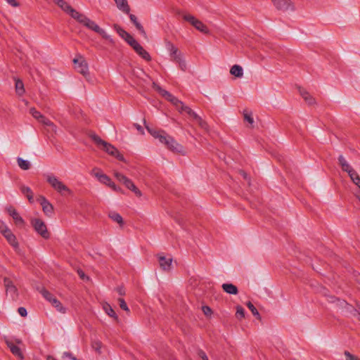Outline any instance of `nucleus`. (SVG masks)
Here are the masks:
<instances>
[{
    "label": "nucleus",
    "mask_w": 360,
    "mask_h": 360,
    "mask_svg": "<svg viewBox=\"0 0 360 360\" xmlns=\"http://www.w3.org/2000/svg\"><path fill=\"white\" fill-rule=\"evenodd\" d=\"M70 15L84 27L100 34L103 39L108 40L111 44H115L114 39L105 30L100 27L94 21L91 20L84 14L77 11L75 9L71 11Z\"/></svg>",
    "instance_id": "obj_1"
},
{
    "label": "nucleus",
    "mask_w": 360,
    "mask_h": 360,
    "mask_svg": "<svg viewBox=\"0 0 360 360\" xmlns=\"http://www.w3.org/2000/svg\"><path fill=\"white\" fill-rule=\"evenodd\" d=\"M144 125L146 128L147 131L153 136L155 139H158V141L164 144L168 149L170 150L180 153L183 150V147L181 145L179 144L173 137L168 135L163 130H156L152 128H150L146 124V121L144 120Z\"/></svg>",
    "instance_id": "obj_2"
},
{
    "label": "nucleus",
    "mask_w": 360,
    "mask_h": 360,
    "mask_svg": "<svg viewBox=\"0 0 360 360\" xmlns=\"http://www.w3.org/2000/svg\"><path fill=\"white\" fill-rule=\"evenodd\" d=\"M90 138L97 145L98 148L105 150L108 154L116 158L117 160L124 162L125 159L124 156L119 152V150L112 144L101 139L96 134L90 135Z\"/></svg>",
    "instance_id": "obj_3"
},
{
    "label": "nucleus",
    "mask_w": 360,
    "mask_h": 360,
    "mask_svg": "<svg viewBox=\"0 0 360 360\" xmlns=\"http://www.w3.org/2000/svg\"><path fill=\"white\" fill-rule=\"evenodd\" d=\"M45 177L49 184L61 195L72 193L71 190L54 174H48L45 175Z\"/></svg>",
    "instance_id": "obj_4"
},
{
    "label": "nucleus",
    "mask_w": 360,
    "mask_h": 360,
    "mask_svg": "<svg viewBox=\"0 0 360 360\" xmlns=\"http://www.w3.org/2000/svg\"><path fill=\"white\" fill-rule=\"evenodd\" d=\"M153 86L154 89H155L160 94H161L167 101L171 102L178 111L181 108H182L184 103L179 100L176 97L171 94L169 91L163 89L155 82H153Z\"/></svg>",
    "instance_id": "obj_5"
},
{
    "label": "nucleus",
    "mask_w": 360,
    "mask_h": 360,
    "mask_svg": "<svg viewBox=\"0 0 360 360\" xmlns=\"http://www.w3.org/2000/svg\"><path fill=\"white\" fill-rule=\"evenodd\" d=\"M31 224L33 226L35 231L39 234L42 238L47 239L50 235L47 230L46 225L40 219H32L31 220Z\"/></svg>",
    "instance_id": "obj_6"
},
{
    "label": "nucleus",
    "mask_w": 360,
    "mask_h": 360,
    "mask_svg": "<svg viewBox=\"0 0 360 360\" xmlns=\"http://www.w3.org/2000/svg\"><path fill=\"white\" fill-rule=\"evenodd\" d=\"M73 63L75 64V68L78 72L85 77L89 75L88 64L83 56L80 55L78 56L77 58H74Z\"/></svg>",
    "instance_id": "obj_7"
},
{
    "label": "nucleus",
    "mask_w": 360,
    "mask_h": 360,
    "mask_svg": "<svg viewBox=\"0 0 360 360\" xmlns=\"http://www.w3.org/2000/svg\"><path fill=\"white\" fill-rule=\"evenodd\" d=\"M184 19L189 22L201 32L207 33L208 32L207 27L201 21L196 19L194 16L189 14H186L184 15Z\"/></svg>",
    "instance_id": "obj_8"
},
{
    "label": "nucleus",
    "mask_w": 360,
    "mask_h": 360,
    "mask_svg": "<svg viewBox=\"0 0 360 360\" xmlns=\"http://www.w3.org/2000/svg\"><path fill=\"white\" fill-rule=\"evenodd\" d=\"M274 6L280 11H294V6L290 0H271Z\"/></svg>",
    "instance_id": "obj_9"
},
{
    "label": "nucleus",
    "mask_w": 360,
    "mask_h": 360,
    "mask_svg": "<svg viewBox=\"0 0 360 360\" xmlns=\"http://www.w3.org/2000/svg\"><path fill=\"white\" fill-rule=\"evenodd\" d=\"M5 342L15 357L20 360L24 359V354L20 346L15 345L12 340H5Z\"/></svg>",
    "instance_id": "obj_10"
},
{
    "label": "nucleus",
    "mask_w": 360,
    "mask_h": 360,
    "mask_svg": "<svg viewBox=\"0 0 360 360\" xmlns=\"http://www.w3.org/2000/svg\"><path fill=\"white\" fill-rule=\"evenodd\" d=\"M6 210L8 212V214L11 217H12L15 223L17 225L23 226L25 224L24 219L20 216V214L14 207H13L12 206H9L6 208Z\"/></svg>",
    "instance_id": "obj_11"
},
{
    "label": "nucleus",
    "mask_w": 360,
    "mask_h": 360,
    "mask_svg": "<svg viewBox=\"0 0 360 360\" xmlns=\"http://www.w3.org/2000/svg\"><path fill=\"white\" fill-rule=\"evenodd\" d=\"M39 202L42 207V210L44 214L48 217H51L53 212V205L44 196H40Z\"/></svg>",
    "instance_id": "obj_12"
},
{
    "label": "nucleus",
    "mask_w": 360,
    "mask_h": 360,
    "mask_svg": "<svg viewBox=\"0 0 360 360\" xmlns=\"http://www.w3.org/2000/svg\"><path fill=\"white\" fill-rule=\"evenodd\" d=\"M161 269L164 271H169L172 268V257H166L162 255L158 256Z\"/></svg>",
    "instance_id": "obj_13"
},
{
    "label": "nucleus",
    "mask_w": 360,
    "mask_h": 360,
    "mask_svg": "<svg viewBox=\"0 0 360 360\" xmlns=\"http://www.w3.org/2000/svg\"><path fill=\"white\" fill-rule=\"evenodd\" d=\"M166 48L167 51L169 52V55L172 60H176V56H181V53L178 50V49L170 41H166Z\"/></svg>",
    "instance_id": "obj_14"
},
{
    "label": "nucleus",
    "mask_w": 360,
    "mask_h": 360,
    "mask_svg": "<svg viewBox=\"0 0 360 360\" xmlns=\"http://www.w3.org/2000/svg\"><path fill=\"white\" fill-rule=\"evenodd\" d=\"M53 2L60 7L64 12H65L67 14L70 15L71 13V11L74 10L72 6L69 5L68 2H66L65 0H53Z\"/></svg>",
    "instance_id": "obj_15"
},
{
    "label": "nucleus",
    "mask_w": 360,
    "mask_h": 360,
    "mask_svg": "<svg viewBox=\"0 0 360 360\" xmlns=\"http://www.w3.org/2000/svg\"><path fill=\"white\" fill-rule=\"evenodd\" d=\"M189 116L194 120L198 124L199 126L205 129V130H207L208 129V124L207 123L203 120L202 119L201 117H200L196 112H195L193 110V112H191V115H189Z\"/></svg>",
    "instance_id": "obj_16"
},
{
    "label": "nucleus",
    "mask_w": 360,
    "mask_h": 360,
    "mask_svg": "<svg viewBox=\"0 0 360 360\" xmlns=\"http://www.w3.org/2000/svg\"><path fill=\"white\" fill-rule=\"evenodd\" d=\"M3 236L6 238L7 241L13 247L16 248L18 245V243L16 240V238L15 235L12 233V231L8 229L6 232L4 233Z\"/></svg>",
    "instance_id": "obj_17"
},
{
    "label": "nucleus",
    "mask_w": 360,
    "mask_h": 360,
    "mask_svg": "<svg viewBox=\"0 0 360 360\" xmlns=\"http://www.w3.org/2000/svg\"><path fill=\"white\" fill-rule=\"evenodd\" d=\"M129 18H130L131 21L135 25L136 28L139 31L141 34L143 35L144 37H146V33L143 29V27L138 21L136 16L133 14H129Z\"/></svg>",
    "instance_id": "obj_18"
},
{
    "label": "nucleus",
    "mask_w": 360,
    "mask_h": 360,
    "mask_svg": "<svg viewBox=\"0 0 360 360\" xmlns=\"http://www.w3.org/2000/svg\"><path fill=\"white\" fill-rule=\"evenodd\" d=\"M222 289L229 295H237L238 288L232 283H224L221 285Z\"/></svg>",
    "instance_id": "obj_19"
},
{
    "label": "nucleus",
    "mask_w": 360,
    "mask_h": 360,
    "mask_svg": "<svg viewBox=\"0 0 360 360\" xmlns=\"http://www.w3.org/2000/svg\"><path fill=\"white\" fill-rule=\"evenodd\" d=\"M117 8L126 14H129L130 8L127 0H115Z\"/></svg>",
    "instance_id": "obj_20"
},
{
    "label": "nucleus",
    "mask_w": 360,
    "mask_h": 360,
    "mask_svg": "<svg viewBox=\"0 0 360 360\" xmlns=\"http://www.w3.org/2000/svg\"><path fill=\"white\" fill-rule=\"evenodd\" d=\"M299 91L302 97L309 105L315 103L314 98L306 90L300 88Z\"/></svg>",
    "instance_id": "obj_21"
},
{
    "label": "nucleus",
    "mask_w": 360,
    "mask_h": 360,
    "mask_svg": "<svg viewBox=\"0 0 360 360\" xmlns=\"http://www.w3.org/2000/svg\"><path fill=\"white\" fill-rule=\"evenodd\" d=\"M230 73L236 77L240 78L243 75V68L238 65H234L231 67Z\"/></svg>",
    "instance_id": "obj_22"
},
{
    "label": "nucleus",
    "mask_w": 360,
    "mask_h": 360,
    "mask_svg": "<svg viewBox=\"0 0 360 360\" xmlns=\"http://www.w3.org/2000/svg\"><path fill=\"white\" fill-rule=\"evenodd\" d=\"M21 192L27 197L30 202H34L33 192L31 188L26 186H22L20 188Z\"/></svg>",
    "instance_id": "obj_23"
},
{
    "label": "nucleus",
    "mask_w": 360,
    "mask_h": 360,
    "mask_svg": "<svg viewBox=\"0 0 360 360\" xmlns=\"http://www.w3.org/2000/svg\"><path fill=\"white\" fill-rule=\"evenodd\" d=\"M15 92L18 96H22L25 93V88L24 84L22 80L19 79H15Z\"/></svg>",
    "instance_id": "obj_24"
},
{
    "label": "nucleus",
    "mask_w": 360,
    "mask_h": 360,
    "mask_svg": "<svg viewBox=\"0 0 360 360\" xmlns=\"http://www.w3.org/2000/svg\"><path fill=\"white\" fill-rule=\"evenodd\" d=\"M124 186L131 191H133L136 196H141L142 193L141 191L136 188V186L134 185V184L132 182L131 179H129L126 184H124Z\"/></svg>",
    "instance_id": "obj_25"
},
{
    "label": "nucleus",
    "mask_w": 360,
    "mask_h": 360,
    "mask_svg": "<svg viewBox=\"0 0 360 360\" xmlns=\"http://www.w3.org/2000/svg\"><path fill=\"white\" fill-rule=\"evenodd\" d=\"M135 51L144 60L147 61H150L151 60L150 54L143 48L141 45L139 47H138V49Z\"/></svg>",
    "instance_id": "obj_26"
},
{
    "label": "nucleus",
    "mask_w": 360,
    "mask_h": 360,
    "mask_svg": "<svg viewBox=\"0 0 360 360\" xmlns=\"http://www.w3.org/2000/svg\"><path fill=\"white\" fill-rule=\"evenodd\" d=\"M17 162L19 167L23 170H28L31 167V164L28 160H24L20 157L17 158Z\"/></svg>",
    "instance_id": "obj_27"
},
{
    "label": "nucleus",
    "mask_w": 360,
    "mask_h": 360,
    "mask_svg": "<svg viewBox=\"0 0 360 360\" xmlns=\"http://www.w3.org/2000/svg\"><path fill=\"white\" fill-rule=\"evenodd\" d=\"M103 310L105 311V313L110 317L114 318L115 320H117V316L116 315L115 311L112 308V307L108 304L105 303L103 306Z\"/></svg>",
    "instance_id": "obj_28"
},
{
    "label": "nucleus",
    "mask_w": 360,
    "mask_h": 360,
    "mask_svg": "<svg viewBox=\"0 0 360 360\" xmlns=\"http://www.w3.org/2000/svg\"><path fill=\"white\" fill-rule=\"evenodd\" d=\"M338 161L343 171L347 172L352 169L350 165L347 162L345 158L342 155L339 156Z\"/></svg>",
    "instance_id": "obj_29"
},
{
    "label": "nucleus",
    "mask_w": 360,
    "mask_h": 360,
    "mask_svg": "<svg viewBox=\"0 0 360 360\" xmlns=\"http://www.w3.org/2000/svg\"><path fill=\"white\" fill-rule=\"evenodd\" d=\"M53 307L56 309V310L62 314H65L66 312V309L63 306L61 302L56 298L52 300L51 303Z\"/></svg>",
    "instance_id": "obj_30"
},
{
    "label": "nucleus",
    "mask_w": 360,
    "mask_h": 360,
    "mask_svg": "<svg viewBox=\"0 0 360 360\" xmlns=\"http://www.w3.org/2000/svg\"><path fill=\"white\" fill-rule=\"evenodd\" d=\"M109 217L114 221L119 224L120 226L123 224V219L120 214L115 212H111L109 213Z\"/></svg>",
    "instance_id": "obj_31"
},
{
    "label": "nucleus",
    "mask_w": 360,
    "mask_h": 360,
    "mask_svg": "<svg viewBox=\"0 0 360 360\" xmlns=\"http://www.w3.org/2000/svg\"><path fill=\"white\" fill-rule=\"evenodd\" d=\"M39 122L42 123L45 126L50 127L52 131H56V126L45 116L43 115Z\"/></svg>",
    "instance_id": "obj_32"
},
{
    "label": "nucleus",
    "mask_w": 360,
    "mask_h": 360,
    "mask_svg": "<svg viewBox=\"0 0 360 360\" xmlns=\"http://www.w3.org/2000/svg\"><path fill=\"white\" fill-rule=\"evenodd\" d=\"M41 294L42 295V296L47 300L49 301L50 303L52 302V300H55L56 297H54L51 292H49L48 290H46V289H42L41 291H40Z\"/></svg>",
    "instance_id": "obj_33"
},
{
    "label": "nucleus",
    "mask_w": 360,
    "mask_h": 360,
    "mask_svg": "<svg viewBox=\"0 0 360 360\" xmlns=\"http://www.w3.org/2000/svg\"><path fill=\"white\" fill-rule=\"evenodd\" d=\"M114 29L117 31L118 34L123 38L124 40L127 37V36L129 34L127 32H126L124 30H123L122 27H120L117 25H114Z\"/></svg>",
    "instance_id": "obj_34"
},
{
    "label": "nucleus",
    "mask_w": 360,
    "mask_h": 360,
    "mask_svg": "<svg viewBox=\"0 0 360 360\" xmlns=\"http://www.w3.org/2000/svg\"><path fill=\"white\" fill-rule=\"evenodd\" d=\"M174 62L177 63L179 65V68H181V70H182L183 71H185L186 69V61L184 60V59L183 58V56H176V60H174Z\"/></svg>",
    "instance_id": "obj_35"
},
{
    "label": "nucleus",
    "mask_w": 360,
    "mask_h": 360,
    "mask_svg": "<svg viewBox=\"0 0 360 360\" xmlns=\"http://www.w3.org/2000/svg\"><path fill=\"white\" fill-rule=\"evenodd\" d=\"M6 292L11 295L13 300H15L18 297V290L15 285L8 288Z\"/></svg>",
    "instance_id": "obj_36"
},
{
    "label": "nucleus",
    "mask_w": 360,
    "mask_h": 360,
    "mask_svg": "<svg viewBox=\"0 0 360 360\" xmlns=\"http://www.w3.org/2000/svg\"><path fill=\"white\" fill-rule=\"evenodd\" d=\"M247 307H248V309L251 311V312L252 313V314L256 316L257 319H260L261 317H260V315L259 314V311H257V309L255 308V307L252 304V302H248L247 303Z\"/></svg>",
    "instance_id": "obj_37"
},
{
    "label": "nucleus",
    "mask_w": 360,
    "mask_h": 360,
    "mask_svg": "<svg viewBox=\"0 0 360 360\" xmlns=\"http://www.w3.org/2000/svg\"><path fill=\"white\" fill-rule=\"evenodd\" d=\"M30 113L32 115L34 118H35L38 122L42 117L43 115L37 110L34 108H32L30 109Z\"/></svg>",
    "instance_id": "obj_38"
},
{
    "label": "nucleus",
    "mask_w": 360,
    "mask_h": 360,
    "mask_svg": "<svg viewBox=\"0 0 360 360\" xmlns=\"http://www.w3.org/2000/svg\"><path fill=\"white\" fill-rule=\"evenodd\" d=\"M236 316L238 319H242L245 317V309L241 306L236 307Z\"/></svg>",
    "instance_id": "obj_39"
},
{
    "label": "nucleus",
    "mask_w": 360,
    "mask_h": 360,
    "mask_svg": "<svg viewBox=\"0 0 360 360\" xmlns=\"http://www.w3.org/2000/svg\"><path fill=\"white\" fill-rule=\"evenodd\" d=\"M243 115H244V120L245 121H247L250 124H252L254 123V119L252 117V114L251 112L245 110Z\"/></svg>",
    "instance_id": "obj_40"
},
{
    "label": "nucleus",
    "mask_w": 360,
    "mask_h": 360,
    "mask_svg": "<svg viewBox=\"0 0 360 360\" xmlns=\"http://www.w3.org/2000/svg\"><path fill=\"white\" fill-rule=\"evenodd\" d=\"M98 181L101 183L108 186V184H110L111 179H110V177L108 176H107L106 174H104L103 175L99 176Z\"/></svg>",
    "instance_id": "obj_41"
},
{
    "label": "nucleus",
    "mask_w": 360,
    "mask_h": 360,
    "mask_svg": "<svg viewBox=\"0 0 360 360\" xmlns=\"http://www.w3.org/2000/svg\"><path fill=\"white\" fill-rule=\"evenodd\" d=\"M179 112L181 114L186 113L188 115H191L193 112V110L188 106L186 105L184 103L183 104L182 108H181L179 110Z\"/></svg>",
    "instance_id": "obj_42"
},
{
    "label": "nucleus",
    "mask_w": 360,
    "mask_h": 360,
    "mask_svg": "<svg viewBox=\"0 0 360 360\" xmlns=\"http://www.w3.org/2000/svg\"><path fill=\"white\" fill-rule=\"evenodd\" d=\"M344 354H345V356L346 357V360H360V359L359 357H357L356 356L351 354L348 351H345L344 352Z\"/></svg>",
    "instance_id": "obj_43"
},
{
    "label": "nucleus",
    "mask_w": 360,
    "mask_h": 360,
    "mask_svg": "<svg viewBox=\"0 0 360 360\" xmlns=\"http://www.w3.org/2000/svg\"><path fill=\"white\" fill-rule=\"evenodd\" d=\"M119 303H120V307L122 309L126 311H129V309L127 305V303L125 302L124 300L122 299V298H120L119 300Z\"/></svg>",
    "instance_id": "obj_44"
},
{
    "label": "nucleus",
    "mask_w": 360,
    "mask_h": 360,
    "mask_svg": "<svg viewBox=\"0 0 360 360\" xmlns=\"http://www.w3.org/2000/svg\"><path fill=\"white\" fill-rule=\"evenodd\" d=\"M9 228L8 226L1 220H0V232L4 234Z\"/></svg>",
    "instance_id": "obj_45"
},
{
    "label": "nucleus",
    "mask_w": 360,
    "mask_h": 360,
    "mask_svg": "<svg viewBox=\"0 0 360 360\" xmlns=\"http://www.w3.org/2000/svg\"><path fill=\"white\" fill-rule=\"evenodd\" d=\"M92 174L95 176L98 180L99 179V176L103 175L104 174L98 168H94L92 170Z\"/></svg>",
    "instance_id": "obj_46"
},
{
    "label": "nucleus",
    "mask_w": 360,
    "mask_h": 360,
    "mask_svg": "<svg viewBox=\"0 0 360 360\" xmlns=\"http://www.w3.org/2000/svg\"><path fill=\"white\" fill-rule=\"evenodd\" d=\"M349 176H350L352 181L355 180L356 176H359L358 174L352 168L347 172Z\"/></svg>",
    "instance_id": "obj_47"
},
{
    "label": "nucleus",
    "mask_w": 360,
    "mask_h": 360,
    "mask_svg": "<svg viewBox=\"0 0 360 360\" xmlns=\"http://www.w3.org/2000/svg\"><path fill=\"white\" fill-rule=\"evenodd\" d=\"M4 281V285H5V288L6 290L8 288H9L10 287L14 285L13 282L9 278H5Z\"/></svg>",
    "instance_id": "obj_48"
},
{
    "label": "nucleus",
    "mask_w": 360,
    "mask_h": 360,
    "mask_svg": "<svg viewBox=\"0 0 360 360\" xmlns=\"http://www.w3.org/2000/svg\"><path fill=\"white\" fill-rule=\"evenodd\" d=\"M63 358H69L71 360H77V359L75 356H74L70 352H64L63 354Z\"/></svg>",
    "instance_id": "obj_49"
},
{
    "label": "nucleus",
    "mask_w": 360,
    "mask_h": 360,
    "mask_svg": "<svg viewBox=\"0 0 360 360\" xmlns=\"http://www.w3.org/2000/svg\"><path fill=\"white\" fill-rule=\"evenodd\" d=\"M18 311L19 313V314L22 316V317H25L27 316V309L25 308V307H19L18 309Z\"/></svg>",
    "instance_id": "obj_50"
},
{
    "label": "nucleus",
    "mask_w": 360,
    "mask_h": 360,
    "mask_svg": "<svg viewBox=\"0 0 360 360\" xmlns=\"http://www.w3.org/2000/svg\"><path fill=\"white\" fill-rule=\"evenodd\" d=\"M6 340H12L14 342V344L16 345H18V346L23 345L22 340L20 338H6Z\"/></svg>",
    "instance_id": "obj_51"
},
{
    "label": "nucleus",
    "mask_w": 360,
    "mask_h": 360,
    "mask_svg": "<svg viewBox=\"0 0 360 360\" xmlns=\"http://www.w3.org/2000/svg\"><path fill=\"white\" fill-rule=\"evenodd\" d=\"M198 356L200 357L202 360H209L207 354L203 352L202 350H200L198 352Z\"/></svg>",
    "instance_id": "obj_52"
},
{
    "label": "nucleus",
    "mask_w": 360,
    "mask_h": 360,
    "mask_svg": "<svg viewBox=\"0 0 360 360\" xmlns=\"http://www.w3.org/2000/svg\"><path fill=\"white\" fill-rule=\"evenodd\" d=\"M129 45L134 49V51H136L138 47L141 46V44H139L136 40L133 41L132 43H130Z\"/></svg>",
    "instance_id": "obj_53"
},
{
    "label": "nucleus",
    "mask_w": 360,
    "mask_h": 360,
    "mask_svg": "<svg viewBox=\"0 0 360 360\" xmlns=\"http://www.w3.org/2000/svg\"><path fill=\"white\" fill-rule=\"evenodd\" d=\"M136 39L131 35L129 34L127 37L125 39V41L130 44V43H132L133 41H135Z\"/></svg>",
    "instance_id": "obj_54"
},
{
    "label": "nucleus",
    "mask_w": 360,
    "mask_h": 360,
    "mask_svg": "<svg viewBox=\"0 0 360 360\" xmlns=\"http://www.w3.org/2000/svg\"><path fill=\"white\" fill-rule=\"evenodd\" d=\"M78 274H79V277L83 280H84L85 278H86V279L89 278L87 276H86V275L82 270L78 271Z\"/></svg>",
    "instance_id": "obj_55"
},
{
    "label": "nucleus",
    "mask_w": 360,
    "mask_h": 360,
    "mask_svg": "<svg viewBox=\"0 0 360 360\" xmlns=\"http://www.w3.org/2000/svg\"><path fill=\"white\" fill-rule=\"evenodd\" d=\"M124 176V174L120 173V172H115V176L116 177V179L120 181H121V179L122 178V176Z\"/></svg>",
    "instance_id": "obj_56"
},
{
    "label": "nucleus",
    "mask_w": 360,
    "mask_h": 360,
    "mask_svg": "<svg viewBox=\"0 0 360 360\" xmlns=\"http://www.w3.org/2000/svg\"><path fill=\"white\" fill-rule=\"evenodd\" d=\"M202 310L205 314L211 313V309L209 307H203Z\"/></svg>",
    "instance_id": "obj_57"
},
{
    "label": "nucleus",
    "mask_w": 360,
    "mask_h": 360,
    "mask_svg": "<svg viewBox=\"0 0 360 360\" xmlns=\"http://www.w3.org/2000/svg\"><path fill=\"white\" fill-rule=\"evenodd\" d=\"M108 186L112 188L114 191H117L118 190V188L117 187V186L112 181H110V184H108Z\"/></svg>",
    "instance_id": "obj_58"
},
{
    "label": "nucleus",
    "mask_w": 360,
    "mask_h": 360,
    "mask_svg": "<svg viewBox=\"0 0 360 360\" xmlns=\"http://www.w3.org/2000/svg\"><path fill=\"white\" fill-rule=\"evenodd\" d=\"M134 126L137 129V130L140 131L141 134L144 133L143 129L141 125H139V124H134Z\"/></svg>",
    "instance_id": "obj_59"
},
{
    "label": "nucleus",
    "mask_w": 360,
    "mask_h": 360,
    "mask_svg": "<svg viewBox=\"0 0 360 360\" xmlns=\"http://www.w3.org/2000/svg\"><path fill=\"white\" fill-rule=\"evenodd\" d=\"M129 180L126 176H123L120 182L122 183L124 185Z\"/></svg>",
    "instance_id": "obj_60"
},
{
    "label": "nucleus",
    "mask_w": 360,
    "mask_h": 360,
    "mask_svg": "<svg viewBox=\"0 0 360 360\" xmlns=\"http://www.w3.org/2000/svg\"><path fill=\"white\" fill-rule=\"evenodd\" d=\"M117 292L120 295H123L125 294V291L122 287L117 288Z\"/></svg>",
    "instance_id": "obj_61"
},
{
    "label": "nucleus",
    "mask_w": 360,
    "mask_h": 360,
    "mask_svg": "<svg viewBox=\"0 0 360 360\" xmlns=\"http://www.w3.org/2000/svg\"><path fill=\"white\" fill-rule=\"evenodd\" d=\"M46 360H56V359L53 356L49 355L47 356Z\"/></svg>",
    "instance_id": "obj_62"
},
{
    "label": "nucleus",
    "mask_w": 360,
    "mask_h": 360,
    "mask_svg": "<svg viewBox=\"0 0 360 360\" xmlns=\"http://www.w3.org/2000/svg\"><path fill=\"white\" fill-rule=\"evenodd\" d=\"M241 175L243 176L244 179H247V174L245 172H240Z\"/></svg>",
    "instance_id": "obj_63"
},
{
    "label": "nucleus",
    "mask_w": 360,
    "mask_h": 360,
    "mask_svg": "<svg viewBox=\"0 0 360 360\" xmlns=\"http://www.w3.org/2000/svg\"><path fill=\"white\" fill-rule=\"evenodd\" d=\"M356 195L358 198V199L360 200V194L359 193H356Z\"/></svg>",
    "instance_id": "obj_64"
}]
</instances>
